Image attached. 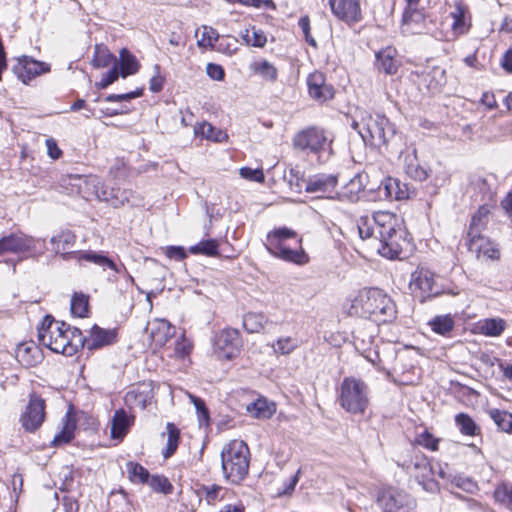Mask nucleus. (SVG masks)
<instances>
[{"label": "nucleus", "mask_w": 512, "mask_h": 512, "mask_svg": "<svg viewBox=\"0 0 512 512\" xmlns=\"http://www.w3.org/2000/svg\"><path fill=\"white\" fill-rule=\"evenodd\" d=\"M357 229L362 240H370L371 247L388 259L400 258L410 246L402 220L388 211L375 212L371 218L359 217Z\"/></svg>", "instance_id": "f257e3e1"}, {"label": "nucleus", "mask_w": 512, "mask_h": 512, "mask_svg": "<svg viewBox=\"0 0 512 512\" xmlns=\"http://www.w3.org/2000/svg\"><path fill=\"white\" fill-rule=\"evenodd\" d=\"M38 340L55 353L73 356L84 347L85 337L80 329L55 322L52 316L46 315L38 327Z\"/></svg>", "instance_id": "f03ea898"}, {"label": "nucleus", "mask_w": 512, "mask_h": 512, "mask_svg": "<svg viewBox=\"0 0 512 512\" xmlns=\"http://www.w3.org/2000/svg\"><path fill=\"white\" fill-rule=\"evenodd\" d=\"M348 314L387 323L396 318L397 310L394 301L383 290L363 288L351 298Z\"/></svg>", "instance_id": "7ed1b4c3"}, {"label": "nucleus", "mask_w": 512, "mask_h": 512, "mask_svg": "<svg viewBox=\"0 0 512 512\" xmlns=\"http://www.w3.org/2000/svg\"><path fill=\"white\" fill-rule=\"evenodd\" d=\"M265 246L271 255L283 261L297 265L309 262V257L302 247V239L290 228L280 227L270 231Z\"/></svg>", "instance_id": "20e7f679"}, {"label": "nucleus", "mask_w": 512, "mask_h": 512, "mask_svg": "<svg viewBox=\"0 0 512 512\" xmlns=\"http://www.w3.org/2000/svg\"><path fill=\"white\" fill-rule=\"evenodd\" d=\"M351 127L358 132L363 141L371 146L387 145L395 135V128L384 115L360 111L352 121Z\"/></svg>", "instance_id": "39448f33"}, {"label": "nucleus", "mask_w": 512, "mask_h": 512, "mask_svg": "<svg viewBox=\"0 0 512 512\" xmlns=\"http://www.w3.org/2000/svg\"><path fill=\"white\" fill-rule=\"evenodd\" d=\"M224 478L232 484H240L248 475L250 450L242 440H232L221 451Z\"/></svg>", "instance_id": "423d86ee"}, {"label": "nucleus", "mask_w": 512, "mask_h": 512, "mask_svg": "<svg viewBox=\"0 0 512 512\" xmlns=\"http://www.w3.org/2000/svg\"><path fill=\"white\" fill-rule=\"evenodd\" d=\"M76 241V236L71 231H62L57 235L52 236L50 242L53 245V250L57 254H62L63 258L66 259L67 255H71L72 253L66 252L69 248H71ZM74 255H77L78 260H85L87 262H91L99 267H101L104 271L107 269L112 270L115 274L127 273V270L124 265H117L112 259L106 256L103 252L96 251H79L74 252Z\"/></svg>", "instance_id": "0eeeda50"}, {"label": "nucleus", "mask_w": 512, "mask_h": 512, "mask_svg": "<svg viewBox=\"0 0 512 512\" xmlns=\"http://www.w3.org/2000/svg\"><path fill=\"white\" fill-rule=\"evenodd\" d=\"M338 401L347 412L363 414L369 404L368 386L360 379L346 377L340 385Z\"/></svg>", "instance_id": "6e6552de"}, {"label": "nucleus", "mask_w": 512, "mask_h": 512, "mask_svg": "<svg viewBox=\"0 0 512 512\" xmlns=\"http://www.w3.org/2000/svg\"><path fill=\"white\" fill-rule=\"evenodd\" d=\"M45 409V400L36 393L30 394L25 411L20 416L23 429L30 433L37 431L45 421Z\"/></svg>", "instance_id": "1a4fd4ad"}, {"label": "nucleus", "mask_w": 512, "mask_h": 512, "mask_svg": "<svg viewBox=\"0 0 512 512\" xmlns=\"http://www.w3.org/2000/svg\"><path fill=\"white\" fill-rule=\"evenodd\" d=\"M377 501L384 512H411L415 507L414 499L408 493L397 489L382 492Z\"/></svg>", "instance_id": "9d476101"}, {"label": "nucleus", "mask_w": 512, "mask_h": 512, "mask_svg": "<svg viewBox=\"0 0 512 512\" xmlns=\"http://www.w3.org/2000/svg\"><path fill=\"white\" fill-rule=\"evenodd\" d=\"M409 287L413 293H419L421 301L440 294L434 274L425 268H418L411 274Z\"/></svg>", "instance_id": "9b49d317"}, {"label": "nucleus", "mask_w": 512, "mask_h": 512, "mask_svg": "<svg viewBox=\"0 0 512 512\" xmlns=\"http://www.w3.org/2000/svg\"><path fill=\"white\" fill-rule=\"evenodd\" d=\"M38 240L24 233H11L0 238V255L35 251Z\"/></svg>", "instance_id": "f8f14e48"}, {"label": "nucleus", "mask_w": 512, "mask_h": 512, "mask_svg": "<svg viewBox=\"0 0 512 512\" xmlns=\"http://www.w3.org/2000/svg\"><path fill=\"white\" fill-rule=\"evenodd\" d=\"M329 6L333 15L348 25L359 23L363 18L360 0H329Z\"/></svg>", "instance_id": "ddd939ff"}, {"label": "nucleus", "mask_w": 512, "mask_h": 512, "mask_svg": "<svg viewBox=\"0 0 512 512\" xmlns=\"http://www.w3.org/2000/svg\"><path fill=\"white\" fill-rule=\"evenodd\" d=\"M242 340L240 333L234 328L223 329L216 337L215 348L221 357L234 358L240 351Z\"/></svg>", "instance_id": "4468645a"}, {"label": "nucleus", "mask_w": 512, "mask_h": 512, "mask_svg": "<svg viewBox=\"0 0 512 512\" xmlns=\"http://www.w3.org/2000/svg\"><path fill=\"white\" fill-rule=\"evenodd\" d=\"M49 65L44 62L36 61L28 56L17 58V63L12 67V71L24 84H27L32 78L48 72Z\"/></svg>", "instance_id": "2eb2a0df"}, {"label": "nucleus", "mask_w": 512, "mask_h": 512, "mask_svg": "<svg viewBox=\"0 0 512 512\" xmlns=\"http://www.w3.org/2000/svg\"><path fill=\"white\" fill-rule=\"evenodd\" d=\"M326 142L327 138L324 131L314 127L298 133L294 138L295 147L301 150H309L313 153L323 150Z\"/></svg>", "instance_id": "dca6fc26"}, {"label": "nucleus", "mask_w": 512, "mask_h": 512, "mask_svg": "<svg viewBox=\"0 0 512 512\" xmlns=\"http://www.w3.org/2000/svg\"><path fill=\"white\" fill-rule=\"evenodd\" d=\"M307 86L309 96L319 103L326 102L334 97L333 86L326 82L325 75L319 71L309 74Z\"/></svg>", "instance_id": "f3484780"}, {"label": "nucleus", "mask_w": 512, "mask_h": 512, "mask_svg": "<svg viewBox=\"0 0 512 512\" xmlns=\"http://www.w3.org/2000/svg\"><path fill=\"white\" fill-rule=\"evenodd\" d=\"M337 183V175L320 173L308 177L305 191L307 193L330 194L335 190Z\"/></svg>", "instance_id": "a211bd4d"}, {"label": "nucleus", "mask_w": 512, "mask_h": 512, "mask_svg": "<svg viewBox=\"0 0 512 512\" xmlns=\"http://www.w3.org/2000/svg\"><path fill=\"white\" fill-rule=\"evenodd\" d=\"M467 238L468 249L475 253L477 258H480L481 256L491 260L499 258L500 252L498 248L488 238L481 234Z\"/></svg>", "instance_id": "6ab92c4d"}, {"label": "nucleus", "mask_w": 512, "mask_h": 512, "mask_svg": "<svg viewBox=\"0 0 512 512\" xmlns=\"http://www.w3.org/2000/svg\"><path fill=\"white\" fill-rule=\"evenodd\" d=\"M153 397L152 383L143 382L126 393L125 401L131 406H137L141 409H145L147 405L151 403Z\"/></svg>", "instance_id": "aec40b11"}, {"label": "nucleus", "mask_w": 512, "mask_h": 512, "mask_svg": "<svg viewBox=\"0 0 512 512\" xmlns=\"http://www.w3.org/2000/svg\"><path fill=\"white\" fill-rule=\"evenodd\" d=\"M403 157L404 171L411 179L422 182L428 178L429 169L419 161L415 148Z\"/></svg>", "instance_id": "412c9836"}, {"label": "nucleus", "mask_w": 512, "mask_h": 512, "mask_svg": "<svg viewBox=\"0 0 512 512\" xmlns=\"http://www.w3.org/2000/svg\"><path fill=\"white\" fill-rule=\"evenodd\" d=\"M425 30L424 14L412 7H408L402 18V31L407 34H421Z\"/></svg>", "instance_id": "4be33fe9"}, {"label": "nucleus", "mask_w": 512, "mask_h": 512, "mask_svg": "<svg viewBox=\"0 0 512 512\" xmlns=\"http://www.w3.org/2000/svg\"><path fill=\"white\" fill-rule=\"evenodd\" d=\"M115 338L116 334L114 330H105L94 325L91 329L90 338H85L84 346L86 345L88 350L99 349L112 344Z\"/></svg>", "instance_id": "5701e85b"}, {"label": "nucleus", "mask_w": 512, "mask_h": 512, "mask_svg": "<svg viewBox=\"0 0 512 512\" xmlns=\"http://www.w3.org/2000/svg\"><path fill=\"white\" fill-rule=\"evenodd\" d=\"M16 357L21 364L32 367L41 362L42 352L34 342L22 343L17 348Z\"/></svg>", "instance_id": "b1692460"}, {"label": "nucleus", "mask_w": 512, "mask_h": 512, "mask_svg": "<svg viewBox=\"0 0 512 512\" xmlns=\"http://www.w3.org/2000/svg\"><path fill=\"white\" fill-rule=\"evenodd\" d=\"M118 72L122 78L136 74L140 69L137 58L126 48H122L117 60Z\"/></svg>", "instance_id": "393cba45"}, {"label": "nucleus", "mask_w": 512, "mask_h": 512, "mask_svg": "<svg viewBox=\"0 0 512 512\" xmlns=\"http://www.w3.org/2000/svg\"><path fill=\"white\" fill-rule=\"evenodd\" d=\"M133 419L124 409L116 410L111 421V437L122 439L128 432Z\"/></svg>", "instance_id": "a878e982"}, {"label": "nucleus", "mask_w": 512, "mask_h": 512, "mask_svg": "<svg viewBox=\"0 0 512 512\" xmlns=\"http://www.w3.org/2000/svg\"><path fill=\"white\" fill-rule=\"evenodd\" d=\"M396 51L391 47L382 49L376 54V67L379 71L385 74H395L398 69L397 61L395 60Z\"/></svg>", "instance_id": "bb28decb"}, {"label": "nucleus", "mask_w": 512, "mask_h": 512, "mask_svg": "<svg viewBox=\"0 0 512 512\" xmlns=\"http://www.w3.org/2000/svg\"><path fill=\"white\" fill-rule=\"evenodd\" d=\"M75 430L76 420L67 413L63 419L62 430L54 436L51 445L57 447L70 443L74 438Z\"/></svg>", "instance_id": "cd10ccee"}, {"label": "nucleus", "mask_w": 512, "mask_h": 512, "mask_svg": "<svg viewBox=\"0 0 512 512\" xmlns=\"http://www.w3.org/2000/svg\"><path fill=\"white\" fill-rule=\"evenodd\" d=\"M383 189L385 196L390 199L402 200L409 197L407 185L395 178H387L383 183Z\"/></svg>", "instance_id": "c85d7f7f"}, {"label": "nucleus", "mask_w": 512, "mask_h": 512, "mask_svg": "<svg viewBox=\"0 0 512 512\" xmlns=\"http://www.w3.org/2000/svg\"><path fill=\"white\" fill-rule=\"evenodd\" d=\"M468 8L461 2H455L454 9L450 13L453 23L452 29L457 34H464L468 31L469 24L467 23L466 15Z\"/></svg>", "instance_id": "c756f323"}, {"label": "nucleus", "mask_w": 512, "mask_h": 512, "mask_svg": "<svg viewBox=\"0 0 512 512\" xmlns=\"http://www.w3.org/2000/svg\"><path fill=\"white\" fill-rule=\"evenodd\" d=\"M151 338L157 345H164L173 335L170 323L164 319L157 320L151 329Z\"/></svg>", "instance_id": "7c9ffc66"}, {"label": "nucleus", "mask_w": 512, "mask_h": 512, "mask_svg": "<svg viewBox=\"0 0 512 512\" xmlns=\"http://www.w3.org/2000/svg\"><path fill=\"white\" fill-rule=\"evenodd\" d=\"M91 64L95 68H105L110 65H117V59L107 47L97 44L94 47V55Z\"/></svg>", "instance_id": "2f4dec72"}, {"label": "nucleus", "mask_w": 512, "mask_h": 512, "mask_svg": "<svg viewBox=\"0 0 512 512\" xmlns=\"http://www.w3.org/2000/svg\"><path fill=\"white\" fill-rule=\"evenodd\" d=\"M268 323V318L263 313L249 312L243 316V327L248 333H259Z\"/></svg>", "instance_id": "473e14b6"}, {"label": "nucleus", "mask_w": 512, "mask_h": 512, "mask_svg": "<svg viewBox=\"0 0 512 512\" xmlns=\"http://www.w3.org/2000/svg\"><path fill=\"white\" fill-rule=\"evenodd\" d=\"M489 212L490 210L486 205L479 207L477 212L472 216L467 237L481 234V231L486 227Z\"/></svg>", "instance_id": "72a5a7b5"}, {"label": "nucleus", "mask_w": 512, "mask_h": 512, "mask_svg": "<svg viewBox=\"0 0 512 512\" xmlns=\"http://www.w3.org/2000/svg\"><path fill=\"white\" fill-rule=\"evenodd\" d=\"M455 423L460 432L467 436H476L480 434V427L466 413H459L455 416Z\"/></svg>", "instance_id": "f704fd0d"}, {"label": "nucleus", "mask_w": 512, "mask_h": 512, "mask_svg": "<svg viewBox=\"0 0 512 512\" xmlns=\"http://www.w3.org/2000/svg\"><path fill=\"white\" fill-rule=\"evenodd\" d=\"M429 461L427 457L422 454L420 451H413V455L410 458V460L405 461L403 464H401V467L403 469H406L408 471L414 470V471H420L423 476H425V472L429 470Z\"/></svg>", "instance_id": "c9c22d12"}, {"label": "nucleus", "mask_w": 512, "mask_h": 512, "mask_svg": "<svg viewBox=\"0 0 512 512\" xmlns=\"http://www.w3.org/2000/svg\"><path fill=\"white\" fill-rule=\"evenodd\" d=\"M250 68L254 73L260 75L263 79H265L267 81L275 82L277 79V76H278L277 68L267 60H261V61L254 62L250 66Z\"/></svg>", "instance_id": "e433bc0d"}, {"label": "nucleus", "mask_w": 512, "mask_h": 512, "mask_svg": "<svg viewBox=\"0 0 512 512\" xmlns=\"http://www.w3.org/2000/svg\"><path fill=\"white\" fill-rule=\"evenodd\" d=\"M364 176L362 174H356L350 181L345 185L343 196L350 201L357 200L361 192L365 188L363 182Z\"/></svg>", "instance_id": "4c0bfd02"}, {"label": "nucleus", "mask_w": 512, "mask_h": 512, "mask_svg": "<svg viewBox=\"0 0 512 512\" xmlns=\"http://www.w3.org/2000/svg\"><path fill=\"white\" fill-rule=\"evenodd\" d=\"M429 325L435 333L448 336L453 330L455 322L450 315H440L433 318Z\"/></svg>", "instance_id": "58836bf2"}, {"label": "nucleus", "mask_w": 512, "mask_h": 512, "mask_svg": "<svg viewBox=\"0 0 512 512\" xmlns=\"http://www.w3.org/2000/svg\"><path fill=\"white\" fill-rule=\"evenodd\" d=\"M489 416L494 421L499 430L511 433L512 432V414L499 409L489 410Z\"/></svg>", "instance_id": "ea45409f"}, {"label": "nucleus", "mask_w": 512, "mask_h": 512, "mask_svg": "<svg viewBox=\"0 0 512 512\" xmlns=\"http://www.w3.org/2000/svg\"><path fill=\"white\" fill-rule=\"evenodd\" d=\"M166 430L168 437L166 448L163 451V456L165 459H168L175 453L178 448L180 431L173 423H167Z\"/></svg>", "instance_id": "a19ab883"}, {"label": "nucleus", "mask_w": 512, "mask_h": 512, "mask_svg": "<svg viewBox=\"0 0 512 512\" xmlns=\"http://www.w3.org/2000/svg\"><path fill=\"white\" fill-rule=\"evenodd\" d=\"M126 469L130 481L134 483H147L150 478L149 471L139 463L130 461L126 464Z\"/></svg>", "instance_id": "79ce46f5"}, {"label": "nucleus", "mask_w": 512, "mask_h": 512, "mask_svg": "<svg viewBox=\"0 0 512 512\" xmlns=\"http://www.w3.org/2000/svg\"><path fill=\"white\" fill-rule=\"evenodd\" d=\"M189 252L194 255L202 254L209 257L218 255V242L215 239H208L200 241L199 243L191 246Z\"/></svg>", "instance_id": "37998d69"}, {"label": "nucleus", "mask_w": 512, "mask_h": 512, "mask_svg": "<svg viewBox=\"0 0 512 512\" xmlns=\"http://www.w3.org/2000/svg\"><path fill=\"white\" fill-rule=\"evenodd\" d=\"M284 179L298 192L305 189L307 179L304 178V173L298 167H291L285 171Z\"/></svg>", "instance_id": "c03bdc74"}, {"label": "nucleus", "mask_w": 512, "mask_h": 512, "mask_svg": "<svg viewBox=\"0 0 512 512\" xmlns=\"http://www.w3.org/2000/svg\"><path fill=\"white\" fill-rule=\"evenodd\" d=\"M505 329V321L502 319H486L481 324V332L486 336L496 337Z\"/></svg>", "instance_id": "a18cd8bd"}, {"label": "nucleus", "mask_w": 512, "mask_h": 512, "mask_svg": "<svg viewBox=\"0 0 512 512\" xmlns=\"http://www.w3.org/2000/svg\"><path fill=\"white\" fill-rule=\"evenodd\" d=\"M88 297L84 294L75 293L71 299V313L74 316L83 318L88 313Z\"/></svg>", "instance_id": "49530a36"}, {"label": "nucleus", "mask_w": 512, "mask_h": 512, "mask_svg": "<svg viewBox=\"0 0 512 512\" xmlns=\"http://www.w3.org/2000/svg\"><path fill=\"white\" fill-rule=\"evenodd\" d=\"M298 347L297 340L290 337H279L275 344H273V349L275 353L281 355H289Z\"/></svg>", "instance_id": "de8ad7c7"}, {"label": "nucleus", "mask_w": 512, "mask_h": 512, "mask_svg": "<svg viewBox=\"0 0 512 512\" xmlns=\"http://www.w3.org/2000/svg\"><path fill=\"white\" fill-rule=\"evenodd\" d=\"M217 31L208 26H203L201 38L197 41V45L202 48H215V43L219 40Z\"/></svg>", "instance_id": "09e8293b"}, {"label": "nucleus", "mask_w": 512, "mask_h": 512, "mask_svg": "<svg viewBox=\"0 0 512 512\" xmlns=\"http://www.w3.org/2000/svg\"><path fill=\"white\" fill-rule=\"evenodd\" d=\"M242 38L248 45H252L254 47H264L267 38L264 32L260 29L252 28V37H250V30L246 29L244 33H242Z\"/></svg>", "instance_id": "8fccbe9b"}, {"label": "nucleus", "mask_w": 512, "mask_h": 512, "mask_svg": "<svg viewBox=\"0 0 512 512\" xmlns=\"http://www.w3.org/2000/svg\"><path fill=\"white\" fill-rule=\"evenodd\" d=\"M147 483L154 491L164 494L171 493L173 489L171 483L164 476L153 475L149 478Z\"/></svg>", "instance_id": "3c124183"}, {"label": "nucleus", "mask_w": 512, "mask_h": 512, "mask_svg": "<svg viewBox=\"0 0 512 512\" xmlns=\"http://www.w3.org/2000/svg\"><path fill=\"white\" fill-rule=\"evenodd\" d=\"M495 499L512 510V485H500L494 492Z\"/></svg>", "instance_id": "603ef678"}, {"label": "nucleus", "mask_w": 512, "mask_h": 512, "mask_svg": "<svg viewBox=\"0 0 512 512\" xmlns=\"http://www.w3.org/2000/svg\"><path fill=\"white\" fill-rule=\"evenodd\" d=\"M415 443L431 451H437L439 439L435 438L430 432L425 430L419 435H417V437L415 438Z\"/></svg>", "instance_id": "864d4df0"}, {"label": "nucleus", "mask_w": 512, "mask_h": 512, "mask_svg": "<svg viewBox=\"0 0 512 512\" xmlns=\"http://www.w3.org/2000/svg\"><path fill=\"white\" fill-rule=\"evenodd\" d=\"M218 44L216 46V50L219 52H223L228 55H232L237 50V39L230 36L219 37L217 41Z\"/></svg>", "instance_id": "5fc2aeb1"}, {"label": "nucleus", "mask_w": 512, "mask_h": 512, "mask_svg": "<svg viewBox=\"0 0 512 512\" xmlns=\"http://www.w3.org/2000/svg\"><path fill=\"white\" fill-rule=\"evenodd\" d=\"M189 397L191 399V402L195 406L199 422L208 424L209 423V411L205 405V402L201 398L191 395V394L189 395Z\"/></svg>", "instance_id": "6e6d98bb"}, {"label": "nucleus", "mask_w": 512, "mask_h": 512, "mask_svg": "<svg viewBox=\"0 0 512 512\" xmlns=\"http://www.w3.org/2000/svg\"><path fill=\"white\" fill-rule=\"evenodd\" d=\"M240 176L246 180L262 183L265 180L262 169H252L250 167H242L239 170Z\"/></svg>", "instance_id": "4d7b16f0"}, {"label": "nucleus", "mask_w": 512, "mask_h": 512, "mask_svg": "<svg viewBox=\"0 0 512 512\" xmlns=\"http://www.w3.org/2000/svg\"><path fill=\"white\" fill-rule=\"evenodd\" d=\"M120 76L118 72L117 65L112 66V68L103 75L102 79L96 83V87L99 89H106L109 85L114 83L118 77Z\"/></svg>", "instance_id": "13d9d810"}, {"label": "nucleus", "mask_w": 512, "mask_h": 512, "mask_svg": "<svg viewBox=\"0 0 512 512\" xmlns=\"http://www.w3.org/2000/svg\"><path fill=\"white\" fill-rule=\"evenodd\" d=\"M221 491L222 487L216 484L202 487V492L208 504H214L218 501L220 499Z\"/></svg>", "instance_id": "bf43d9fd"}, {"label": "nucleus", "mask_w": 512, "mask_h": 512, "mask_svg": "<svg viewBox=\"0 0 512 512\" xmlns=\"http://www.w3.org/2000/svg\"><path fill=\"white\" fill-rule=\"evenodd\" d=\"M160 69L158 64L154 65L155 74L151 77L149 82V89L154 93L160 92L164 87L165 79L161 76Z\"/></svg>", "instance_id": "052dcab7"}, {"label": "nucleus", "mask_w": 512, "mask_h": 512, "mask_svg": "<svg viewBox=\"0 0 512 512\" xmlns=\"http://www.w3.org/2000/svg\"><path fill=\"white\" fill-rule=\"evenodd\" d=\"M298 25L301 28L306 42L312 47L316 48L317 43L316 40L310 34V20L308 16H303L299 19Z\"/></svg>", "instance_id": "680f3d73"}, {"label": "nucleus", "mask_w": 512, "mask_h": 512, "mask_svg": "<svg viewBox=\"0 0 512 512\" xmlns=\"http://www.w3.org/2000/svg\"><path fill=\"white\" fill-rule=\"evenodd\" d=\"M230 3H240L244 6H252L255 8H260L265 6L270 9H275L276 6L272 0H227Z\"/></svg>", "instance_id": "e2e57ef3"}, {"label": "nucleus", "mask_w": 512, "mask_h": 512, "mask_svg": "<svg viewBox=\"0 0 512 512\" xmlns=\"http://www.w3.org/2000/svg\"><path fill=\"white\" fill-rule=\"evenodd\" d=\"M207 75L216 81H222L225 77V71L221 65L208 63L206 66Z\"/></svg>", "instance_id": "0e129e2a"}, {"label": "nucleus", "mask_w": 512, "mask_h": 512, "mask_svg": "<svg viewBox=\"0 0 512 512\" xmlns=\"http://www.w3.org/2000/svg\"><path fill=\"white\" fill-rule=\"evenodd\" d=\"M195 135L202 136L203 138L212 139L213 134L215 133V127H213L210 123L203 122L194 127Z\"/></svg>", "instance_id": "69168bd1"}, {"label": "nucleus", "mask_w": 512, "mask_h": 512, "mask_svg": "<svg viewBox=\"0 0 512 512\" xmlns=\"http://www.w3.org/2000/svg\"><path fill=\"white\" fill-rule=\"evenodd\" d=\"M166 256L177 261L184 260L187 257L185 249L181 246H169L166 248Z\"/></svg>", "instance_id": "338daca9"}, {"label": "nucleus", "mask_w": 512, "mask_h": 512, "mask_svg": "<svg viewBox=\"0 0 512 512\" xmlns=\"http://www.w3.org/2000/svg\"><path fill=\"white\" fill-rule=\"evenodd\" d=\"M299 473L300 471L298 470L295 475H293L287 482L283 484V489L277 492L278 496L289 495L294 491L295 486L299 481Z\"/></svg>", "instance_id": "774afa93"}]
</instances>
